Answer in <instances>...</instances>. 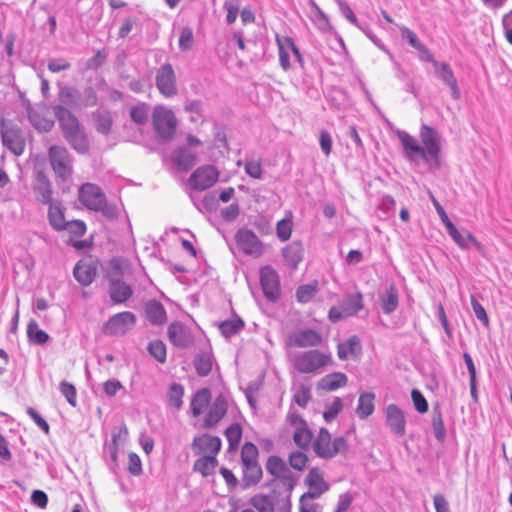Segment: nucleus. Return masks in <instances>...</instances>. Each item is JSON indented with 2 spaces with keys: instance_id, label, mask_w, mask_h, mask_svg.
I'll list each match as a JSON object with an SVG mask.
<instances>
[{
  "instance_id": "nucleus-1",
  "label": "nucleus",
  "mask_w": 512,
  "mask_h": 512,
  "mask_svg": "<svg viewBox=\"0 0 512 512\" xmlns=\"http://www.w3.org/2000/svg\"><path fill=\"white\" fill-rule=\"evenodd\" d=\"M406 158L415 163L420 162L428 164L430 167L440 165L441 154V136L432 127L423 124L420 128V139L422 146L416 139L407 132L398 133Z\"/></svg>"
},
{
  "instance_id": "nucleus-2",
  "label": "nucleus",
  "mask_w": 512,
  "mask_h": 512,
  "mask_svg": "<svg viewBox=\"0 0 512 512\" xmlns=\"http://www.w3.org/2000/svg\"><path fill=\"white\" fill-rule=\"evenodd\" d=\"M295 370L301 374L319 375L332 364L330 353L318 349L299 351L291 356Z\"/></svg>"
},
{
  "instance_id": "nucleus-3",
  "label": "nucleus",
  "mask_w": 512,
  "mask_h": 512,
  "mask_svg": "<svg viewBox=\"0 0 512 512\" xmlns=\"http://www.w3.org/2000/svg\"><path fill=\"white\" fill-rule=\"evenodd\" d=\"M80 202L89 210L101 212L107 218H115L118 214L115 205L108 204L102 189L93 183H85L79 188Z\"/></svg>"
},
{
  "instance_id": "nucleus-4",
  "label": "nucleus",
  "mask_w": 512,
  "mask_h": 512,
  "mask_svg": "<svg viewBox=\"0 0 512 512\" xmlns=\"http://www.w3.org/2000/svg\"><path fill=\"white\" fill-rule=\"evenodd\" d=\"M266 470L275 478H281L283 484L286 486L285 495L281 497L278 503V512H291L290 493L293 488L291 479L286 477L289 472L286 463L279 456H270L266 463Z\"/></svg>"
},
{
  "instance_id": "nucleus-5",
  "label": "nucleus",
  "mask_w": 512,
  "mask_h": 512,
  "mask_svg": "<svg viewBox=\"0 0 512 512\" xmlns=\"http://www.w3.org/2000/svg\"><path fill=\"white\" fill-rule=\"evenodd\" d=\"M348 448L347 440L339 436L331 440V435L326 428H321L316 440L313 443V449L317 456L324 459H331L338 453L346 451Z\"/></svg>"
},
{
  "instance_id": "nucleus-6",
  "label": "nucleus",
  "mask_w": 512,
  "mask_h": 512,
  "mask_svg": "<svg viewBox=\"0 0 512 512\" xmlns=\"http://www.w3.org/2000/svg\"><path fill=\"white\" fill-rule=\"evenodd\" d=\"M50 165L56 177L68 180L73 173V157L65 147L53 145L48 152Z\"/></svg>"
},
{
  "instance_id": "nucleus-7",
  "label": "nucleus",
  "mask_w": 512,
  "mask_h": 512,
  "mask_svg": "<svg viewBox=\"0 0 512 512\" xmlns=\"http://www.w3.org/2000/svg\"><path fill=\"white\" fill-rule=\"evenodd\" d=\"M174 113L163 106H158L153 112V126L157 135L164 141L171 140L176 130Z\"/></svg>"
},
{
  "instance_id": "nucleus-8",
  "label": "nucleus",
  "mask_w": 512,
  "mask_h": 512,
  "mask_svg": "<svg viewBox=\"0 0 512 512\" xmlns=\"http://www.w3.org/2000/svg\"><path fill=\"white\" fill-rule=\"evenodd\" d=\"M239 250L245 255L259 258L264 253V246L259 237L250 229L240 228L235 234Z\"/></svg>"
},
{
  "instance_id": "nucleus-9",
  "label": "nucleus",
  "mask_w": 512,
  "mask_h": 512,
  "mask_svg": "<svg viewBox=\"0 0 512 512\" xmlns=\"http://www.w3.org/2000/svg\"><path fill=\"white\" fill-rule=\"evenodd\" d=\"M155 84L164 97L171 98L177 95V80L171 64L165 63L156 70Z\"/></svg>"
},
{
  "instance_id": "nucleus-10",
  "label": "nucleus",
  "mask_w": 512,
  "mask_h": 512,
  "mask_svg": "<svg viewBox=\"0 0 512 512\" xmlns=\"http://www.w3.org/2000/svg\"><path fill=\"white\" fill-rule=\"evenodd\" d=\"M323 337L315 329L305 328L295 330L288 334L286 344L290 347L311 348L321 345Z\"/></svg>"
},
{
  "instance_id": "nucleus-11",
  "label": "nucleus",
  "mask_w": 512,
  "mask_h": 512,
  "mask_svg": "<svg viewBox=\"0 0 512 512\" xmlns=\"http://www.w3.org/2000/svg\"><path fill=\"white\" fill-rule=\"evenodd\" d=\"M136 323L135 315L130 311L117 313L103 325L106 335H124Z\"/></svg>"
},
{
  "instance_id": "nucleus-12",
  "label": "nucleus",
  "mask_w": 512,
  "mask_h": 512,
  "mask_svg": "<svg viewBox=\"0 0 512 512\" xmlns=\"http://www.w3.org/2000/svg\"><path fill=\"white\" fill-rule=\"evenodd\" d=\"M260 284L267 300L275 302L280 298L279 276L271 266H264L260 269Z\"/></svg>"
},
{
  "instance_id": "nucleus-13",
  "label": "nucleus",
  "mask_w": 512,
  "mask_h": 512,
  "mask_svg": "<svg viewBox=\"0 0 512 512\" xmlns=\"http://www.w3.org/2000/svg\"><path fill=\"white\" fill-rule=\"evenodd\" d=\"M219 173L212 165L197 168L190 176V185L196 190H206L218 180Z\"/></svg>"
},
{
  "instance_id": "nucleus-14",
  "label": "nucleus",
  "mask_w": 512,
  "mask_h": 512,
  "mask_svg": "<svg viewBox=\"0 0 512 512\" xmlns=\"http://www.w3.org/2000/svg\"><path fill=\"white\" fill-rule=\"evenodd\" d=\"M167 334L170 342L180 349H186L194 342L192 330L178 321L169 325Z\"/></svg>"
},
{
  "instance_id": "nucleus-15",
  "label": "nucleus",
  "mask_w": 512,
  "mask_h": 512,
  "mask_svg": "<svg viewBox=\"0 0 512 512\" xmlns=\"http://www.w3.org/2000/svg\"><path fill=\"white\" fill-rule=\"evenodd\" d=\"M385 422L390 431L397 437H403L406 434L405 415L398 405H387L385 409Z\"/></svg>"
},
{
  "instance_id": "nucleus-16",
  "label": "nucleus",
  "mask_w": 512,
  "mask_h": 512,
  "mask_svg": "<svg viewBox=\"0 0 512 512\" xmlns=\"http://www.w3.org/2000/svg\"><path fill=\"white\" fill-rule=\"evenodd\" d=\"M434 74L445 86L450 89L454 100L461 98V90L451 66L446 62L435 63Z\"/></svg>"
},
{
  "instance_id": "nucleus-17",
  "label": "nucleus",
  "mask_w": 512,
  "mask_h": 512,
  "mask_svg": "<svg viewBox=\"0 0 512 512\" xmlns=\"http://www.w3.org/2000/svg\"><path fill=\"white\" fill-rule=\"evenodd\" d=\"M97 269V260L92 258H84L76 263L73 269V275L82 286H88L95 279Z\"/></svg>"
},
{
  "instance_id": "nucleus-18",
  "label": "nucleus",
  "mask_w": 512,
  "mask_h": 512,
  "mask_svg": "<svg viewBox=\"0 0 512 512\" xmlns=\"http://www.w3.org/2000/svg\"><path fill=\"white\" fill-rule=\"evenodd\" d=\"M277 45L279 50V62L284 71H288L291 67L290 53H293L298 62H302V55L290 37L279 38L277 37Z\"/></svg>"
},
{
  "instance_id": "nucleus-19",
  "label": "nucleus",
  "mask_w": 512,
  "mask_h": 512,
  "mask_svg": "<svg viewBox=\"0 0 512 512\" xmlns=\"http://www.w3.org/2000/svg\"><path fill=\"white\" fill-rule=\"evenodd\" d=\"M1 137L3 145L9 149L14 155L20 156L25 149V140L17 128L5 127L2 122Z\"/></svg>"
},
{
  "instance_id": "nucleus-20",
  "label": "nucleus",
  "mask_w": 512,
  "mask_h": 512,
  "mask_svg": "<svg viewBox=\"0 0 512 512\" xmlns=\"http://www.w3.org/2000/svg\"><path fill=\"white\" fill-rule=\"evenodd\" d=\"M52 109L64 137L82 127L78 118L66 107L54 105Z\"/></svg>"
},
{
  "instance_id": "nucleus-21",
  "label": "nucleus",
  "mask_w": 512,
  "mask_h": 512,
  "mask_svg": "<svg viewBox=\"0 0 512 512\" xmlns=\"http://www.w3.org/2000/svg\"><path fill=\"white\" fill-rule=\"evenodd\" d=\"M192 449L198 455L207 454L216 457L221 449V439L209 434H203L194 438Z\"/></svg>"
},
{
  "instance_id": "nucleus-22",
  "label": "nucleus",
  "mask_w": 512,
  "mask_h": 512,
  "mask_svg": "<svg viewBox=\"0 0 512 512\" xmlns=\"http://www.w3.org/2000/svg\"><path fill=\"white\" fill-rule=\"evenodd\" d=\"M227 409H228L227 398L222 394L217 396L205 416L204 427L212 428V427L216 426L222 420V418L226 415Z\"/></svg>"
},
{
  "instance_id": "nucleus-23",
  "label": "nucleus",
  "mask_w": 512,
  "mask_h": 512,
  "mask_svg": "<svg viewBox=\"0 0 512 512\" xmlns=\"http://www.w3.org/2000/svg\"><path fill=\"white\" fill-rule=\"evenodd\" d=\"M446 230L449 236L461 249H469L470 246H473L479 252L483 250L482 244L472 233L468 232L466 235H463L453 223H449Z\"/></svg>"
},
{
  "instance_id": "nucleus-24",
  "label": "nucleus",
  "mask_w": 512,
  "mask_h": 512,
  "mask_svg": "<svg viewBox=\"0 0 512 512\" xmlns=\"http://www.w3.org/2000/svg\"><path fill=\"white\" fill-rule=\"evenodd\" d=\"M305 481L310 489L307 493L312 497L319 498L330 488V485L324 480L322 473L317 468L309 471Z\"/></svg>"
},
{
  "instance_id": "nucleus-25",
  "label": "nucleus",
  "mask_w": 512,
  "mask_h": 512,
  "mask_svg": "<svg viewBox=\"0 0 512 512\" xmlns=\"http://www.w3.org/2000/svg\"><path fill=\"white\" fill-rule=\"evenodd\" d=\"M59 105L68 108H80L82 103L81 92L72 86L59 84L58 92Z\"/></svg>"
},
{
  "instance_id": "nucleus-26",
  "label": "nucleus",
  "mask_w": 512,
  "mask_h": 512,
  "mask_svg": "<svg viewBox=\"0 0 512 512\" xmlns=\"http://www.w3.org/2000/svg\"><path fill=\"white\" fill-rule=\"evenodd\" d=\"M108 292L116 304L126 302L133 294L131 286L120 279H110Z\"/></svg>"
},
{
  "instance_id": "nucleus-27",
  "label": "nucleus",
  "mask_w": 512,
  "mask_h": 512,
  "mask_svg": "<svg viewBox=\"0 0 512 512\" xmlns=\"http://www.w3.org/2000/svg\"><path fill=\"white\" fill-rule=\"evenodd\" d=\"M33 191L35 193V197L37 201L43 204H49L53 202L52 200V186L48 177L43 172H39L36 177L35 184L33 186Z\"/></svg>"
},
{
  "instance_id": "nucleus-28",
  "label": "nucleus",
  "mask_w": 512,
  "mask_h": 512,
  "mask_svg": "<svg viewBox=\"0 0 512 512\" xmlns=\"http://www.w3.org/2000/svg\"><path fill=\"white\" fill-rule=\"evenodd\" d=\"M348 377L342 372H333L323 376L317 383V388L326 392H332L346 386Z\"/></svg>"
},
{
  "instance_id": "nucleus-29",
  "label": "nucleus",
  "mask_w": 512,
  "mask_h": 512,
  "mask_svg": "<svg viewBox=\"0 0 512 512\" xmlns=\"http://www.w3.org/2000/svg\"><path fill=\"white\" fill-rule=\"evenodd\" d=\"M304 248L301 242L293 241L282 249V256L287 266L296 269L303 259Z\"/></svg>"
},
{
  "instance_id": "nucleus-30",
  "label": "nucleus",
  "mask_w": 512,
  "mask_h": 512,
  "mask_svg": "<svg viewBox=\"0 0 512 512\" xmlns=\"http://www.w3.org/2000/svg\"><path fill=\"white\" fill-rule=\"evenodd\" d=\"M48 220L51 227L56 231H64L67 226V220L65 219V208L59 201H53L48 204Z\"/></svg>"
},
{
  "instance_id": "nucleus-31",
  "label": "nucleus",
  "mask_w": 512,
  "mask_h": 512,
  "mask_svg": "<svg viewBox=\"0 0 512 512\" xmlns=\"http://www.w3.org/2000/svg\"><path fill=\"white\" fill-rule=\"evenodd\" d=\"M146 319L152 325H162L167 321V313L164 306L157 300H150L144 307Z\"/></svg>"
},
{
  "instance_id": "nucleus-32",
  "label": "nucleus",
  "mask_w": 512,
  "mask_h": 512,
  "mask_svg": "<svg viewBox=\"0 0 512 512\" xmlns=\"http://www.w3.org/2000/svg\"><path fill=\"white\" fill-rule=\"evenodd\" d=\"M309 4L311 7L309 18L316 26V28L323 33L332 32L333 27L330 23L328 16L323 12V10L317 5V3L314 0H310Z\"/></svg>"
},
{
  "instance_id": "nucleus-33",
  "label": "nucleus",
  "mask_w": 512,
  "mask_h": 512,
  "mask_svg": "<svg viewBox=\"0 0 512 512\" xmlns=\"http://www.w3.org/2000/svg\"><path fill=\"white\" fill-rule=\"evenodd\" d=\"M174 164L183 171L190 170L196 163V154L188 147L182 146L173 152Z\"/></svg>"
},
{
  "instance_id": "nucleus-34",
  "label": "nucleus",
  "mask_w": 512,
  "mask_h": 512,
  "mask_svg": "<svg viewBox=\"0 0 512 512\" xmlns=\"http://www.w3.org/2000/svg\"><path fill=\"white\" fill-rule=\"evenodd\" d=\"M211 401V393L209 389L202 388L197 390L190 402V410L194 417H198L207 409Z\"/></svg>"
},
{
  "instance_id": "nucleus-35",
  "label": "nucleus",
  "mask_w": 512,
  "mask_h": 512,
  "mask_svg": "<svg viewBox=\"0 0 512 512\" xmlns=\"http://www.w3.org/2000/svg\"><path fill=\"white\" fill-rule=\"evenodd\" d=\"M69 145L78 153L85 154L89 150V141L85 133L84 127H80L76 131L69 133L64 137Z\"/></svg>"
},
{
  "instance_id": "nucleus-36",
  "label": "nucleus",
  "mask_w": 512,
  "mask_h": 512,
  "mask_svg": "<svg viewBox=\"0 0 512 512\" xmlns=\"http://www.w3.org/2000/svg\"><path fill=\"white\" fill-rule=\"evenodd\" d=\"M69 145L78 153L85 154L89 150V141L85 133L84 127H80L76 131L69 133L64 137Z\"/></svg>"
},
{
  "instance_id": "nucleus-37",
  "label": "nucleus",
  "mask_w": 512,
  "mask_h": 512,
  "mask_svg": "<svg viewBox=\"0 0 512 512\" xmlns=\"http://www.w3.org/2000/svg\"><path fill=\"white\" fill-rule=\"evenodd\" d=\"M375 394L373 392H362L359 395L356 414L360 419H366L375 410Z\"/></svg>"
},
{
  "instance_id": "nucleus-38",
  "label": "nucleus",
  "mask_w": 512,
  "mask_h": 512,
  "mask_svg": "<svg viewBox=\"0 0 512 512\" xmlns=\"http://www.w3.org/2000/svg\"><path fill=\"white\" fill-rule=\"evenodd\" d=\"M280 500H277L274 503V500L271 496L264 494H256L252 496L249 500V504L257 511V512H278V503Z\"/></svg>"
},
{
  "instance_id": "nucleus-39",
  "label": "nucleus",
  "mask_w": 512,
  "mask_h": 512,
  "mask_svg": "<svg viewBox=\"0 0 512 512\" xmlns=\"http://www.w3.org/2000/svg\"><path fill=\"white\" fill-rule=\"evenodd\" d=\"M360 350V339L357 336H351L346 341L338 344L337 354L341 360H346L359 353Z\"/></svg>"
},
{
  "instance_id": "nucleus-40",
  "label": "nucleus",
  "mask_w": 512,
  "mask_h": 512,
  "mask_svg": "<svg viewBox=\"0 0 512 512\" xmlns=\"http://www.w3.org/2000/svg\"><path fill=\"white\" fill-rule=\"evenodd\" d=\"M262 477V468L260 464L250 463L243 466V483L245 487L253 486L259 483Z\"/></svg>"
},
{
  "instance_id": "nucleus-41",
  "label": "nucleus",
  "mask_w": 512,
  "mask_h": 512,
  "mask_svg": "<svg viewBox=\"0 0 512 512\" xmlns=\"http://www.w3.org/2000/svg\"><path fill=\"white\" fill-rule=\"evenodd\" d=\"M216 466V457L213 455H204L195 461L193 469L199 472L203 477H208L213 474Z\"/></svg>"
},
{
  "instance_id": "nucleus-42",
  "label": "nucleus",
  "mask_w": 512,
  "mask_h": 512,
  "mask_svg": "<svg viewBox=\"0 0 512 512\" xmlns=\"http://www.w3.org/2000/svg\"><path fill=\"white\" fill-rule=\"evenodd\" d=\"M346 315L353 316L363 308V297L361 293L349 294L341 304Z\"/></svg>"
},
{
  "instance_id": "nucleus-43",
  "label": "nucleus",
  "mask_w": 512,
  "mask_h": 512,
  "mask_svg": "<svg viewBox=\"0 0 512 512\" xmlns=\"http://www.w3.org/2000/svg\"><path fill=\"white\" fill-rule=\"evenodd\" d=\"M244 328V322L241 318L235 317L220 323L219 329L226 338L239 333Z\"/></svg>"
},
{
  "instance_id": "nucleus-44",
  "label": "nucleus",
  "mask_w": 512,
  "mask_h": 512,
  "mask_svg": "<svg viewBox=\"0 0 512 512\" xmlns=\"http://www.w3.org/2000/svg\"><path fill=\"white\" fill-rule=\"evenodd\" d=\"M381 307L385 314H391L397 309L398 293L394 286L387 289L386 294L382 296Z\"/></svg>"
},
{
  "instance_id": "nucleus-45",
  "label": "nucleus",
  "mask_w": 512,
  "mask_h": 512,
  "mask_svg": "<svg viewBox=\"0 0 512 512\" xmlns=\"http://www.w3.org/2000/svg\"><path fill=\"white\" fill-rule=\"evenodd\" d=\"M432 429L435 438L442 442L446 436V429L444 426L441 409L439 407H434L432 412Z\"/></svg>"
},
{
  "instance_id": "nucleus-46",
  "label": "nucleus",
  "mask_w": 512,
  "mask_h": 512,
  "mask_svg": "<svg viewBox=\"0 0 512 512\" xmlns=\"http://www.w3.org/2000/svg\"><path fill=\"white\" fill-rule=\"evenodd\" d=\"M194 367L199 376H207L212 370V357L208 353L197 354L194 358Z\"/></svg>"
},
{
  "instance_id": "nucleus-47",
  "label": "nucleus",
  "mask_w": 512,
  "mask_h": 512,
  "mask_svg": "<svg viewBox=\"0 0 512 512\" xmlns=\"http://www.w3.org/2000/svg\"><path fill=\"white\" fill-rule=\"evenodd\" d=\"M27 336L31 342L38 345L45 344L49 339L48 334L44 330L40 329L37 322L34 320H31L28 323Z\"/></svg>"
},
{
  "instance_id": "nucleus-48",
  "label": "nucleus",
  "mask_w": 512,
  "mask_h": 512,
  "mask_svg": "<svg viewBox=\"0 0 512 512\" xmlns=\"http://www.w3.org/2000/svg\"><path fill=\"white\" fill-rule=\"evenodd\" d=\"M318 290L317 282L300 285L296 290V299L299 303L305 304L312 300Z\"/></svg>"
},
{
  "instance_id": "nucleus-49",
  "label": "nucleus",
  "mask_w": 512,
  "mask_h": 512,
  "mask_svg": "<svg viewBox=\"0 0 512 512\" xmlns=\"http://www.w3.org/2000/svg\"><path fill=\"white\" fill-rule=\"evenodd\" d=\"M313 434L308 429L307 425L303 427H297L295 429V432L293 434V440L294 443L302 449H306L309 447L311 441H312Z\"/></svg>"
},
{
  "instance_id": "nucleus-50",
  "label": "nucleus",
  "mask_w": 512,
  "mask_h": 512,
  "mask_svg": "<svg viewBox=\"0 0 512 512\" xmlns=\"http://www.w3.org/2000/svg\"><path fill=\"white\" fill-rule=\"evenodd\" d=\"M184 388L181 384L172 383L169 387V404L176 409L181 408L183 404Z\"/></svg>"
},
{
  "instance_id": "nucleus-51",
  "label": "nucleus",
  "mask_w": 512,
  "mask_h": 512,
  "mask_svg": "<svg viewBox=\"0 0 512 512\" xmlns=\"http://www.w3.org/2000/svg\"><path fill=\"white\" fill-rule=\"evenodd\" d=\"M149 113V106L145 103H141L131 108L130 117L137 124H145L148 121Z\"/></svg>"
},
{
  "instance_id": "nucleus-52",
  "label": "nucleus",
  "mask_w": 512,
  "mask_h": 512,
  "mask_svg": "<svg viewBox=\"0 0 512 512\" xmlns=\"http://www.w3.org/2000/svg\"><path fill=\"white\" fill-rule=\"evenodd\" d=\"M258 449L251 442H246L241 449L242 466L258 462Z\"/></svg>"
},
{
  "instance_id": "nucleus-53",
  "label": "nucleus",
  "mask_w": 512,
  "mask_h": 512,
  "mask_svg": "<svg viewBox=\"0 0 512 512\" xmlns=\"http://www.w3.org/2000/svg\"><path fill=\"white\" fill-rule=\"evenodd\" d=\"M343 409V402L340 397H335L333 401L326 405L323 412V418L327 423L332 422Z\"/></svg>"
},
{
  "instance_id": "nucleus-54",
  "label": "nucleus",
  "mask_w": 512,
  "mask_h": 512,
  "mask_svg": "<svg viewBox=\"0 0 512 512\" xmlns=\"http://www.w3.org/2000/svg\"><path fill=\"white\" fill-rule=\"evenodd\" d=\"M147 350L149 354L158 362L166 361V346L161 340H153L148 344Z\"/></svg>"
},
{
  "instance_id": "nucleus-55",
  "label": "nucleus",
  "mask_w": 512,
  "mask_h": 512,
  "mask_svg": "<svg viewBox=\"0 0 512 512\" xmlns=\"http://www.w3.org/2000/svg\"><path fill=\"white\" fill-rule=\"evenodd\" d=\"M193 44L194 35L192 28L189 26L183 27L178 41L179 49L183 52L190 51L193 47Z\"/></svg>"
},
{
  "instance_id": "nucleus-56",
  "label": "nucleus",
  "mask_w": 512,
  "mask_h": 512,
  "mask_svg": "<svg viewBox=\"0 0 512 512\" xmlns=\"http://www.w3.org/2000/svg\"><path fill=\"white\" fill-rule=\"evenodd\" d=\"M401 37L409 43L415 50H424L425 45L419 40L418 36L408 27L399 26Z\"/></svg>"
},
{
  "instance_id": "nucleus-57",
  "label": "nucleus",
  "mask_w": 512,
  "mask_h": 512,
  "mask_svg": "<svg viewBox=\"0 0 512 512\" xmlns=\"http://www.w3.org/2000/svg\"><path fill=\"white\" fill-rule=\"evenodd\" d=\"M292 233V219L287 217L281 219L276 225V234L281 241H287Z\"/></svg>"
},
{
  "instance_id": "nucleus-58",
  "label": "nucleus",
  "mask_w": 512,
  "mask_h": 512,
  "mask_svg": "<svg viewBox=\"0 0 512 512\" xmlns=\"http://www.w3.org/2000/svg\"><path fill=\"white\" fill-rule=\"evenodd\" d=\"M96 130L101 134H108L111 130L113 120L109 113H98L95 118Z\"/></svg>"
},
{
  "instance_id": "nucleus-59",
  "label": "nucleus",
  "mask_w": 512,
  "mask_h": 512,
  "mask_svg": "<svg viewBox=\"0 0 512 512\" xmlns=\"http://www.w3.org/2000/svg\"><path fill=\"white\" fill-rule=\"evenodd\" d=\"M61 394L66 398L67 402L75 407L77 404V392L73 384L62 381L59 385Z\"/></svg>"
},
{
  "instance_id": "nucleus-60",
  "label": "nucleus",
  "mask_w": 512,
  "mask_h": 512,
  "mask_svg": "<svg viewBox=\"0 0 512 512\" xmlns=\"http://www.w3.org/2000/svg\"><path fill=\"white\" fill-rule=\"evenodd\" d=\"M223 8L226 10V22L227 24H233L239 14L240 3L238 0H227L225 1Z\"/></svg>"
},
{
  "instance_id": "nucleus-61",
  "label": "nucleus",
  "mask_w": 512,
  "mask_h": 512,
  "mask_svg": "<svg viewBox=\"0 0 512 512\" xmlns=\"http://www.w3.org/2000/svg\"><path fill=\"white\" fill-rule=\"evenodd\" d=\"M225 436L229 442L230 448H234L241 440L242 429L238 424H232L226 429Z\"/></svg>"
},
{
  "instance_id": "nucleus-62",
  "label": "nucleus",
  "mask_w": 512,
  "mask_h": 512,
  "mask_svg": "<svg viewBox=\"0 0 512 512\" xmlns=\"http://www.w3.org/2000/svg\"><path fill=\"white\" fill-rule=\"evenodd\" d=\"M311 398V392L310 388L306 385H300L299 388L296 390L293 401L299 405L302 408H305L310 401Z\"/></svg>"
},
{
  "instance_id": "nucleus-63",
  "label": "nucleus",
  "mask_w": 512,
  "mask_h": 512,
  "mask_svg": "<svg viewBox=\"0 0 512 512\" xmlns=\"http://www.w3.org/2000/svg\"><path fill=\"white\" fill-rule=\"evenodd\" d=\"M308 458L305 453L296 451L289 455V464L295 470L301 471L305 468Z\"/></svg>"
},
{
  "instance_id": "nucleus-64",
  "label": "nucleus",
  "mask_w": 512,
  "mask_h": 512,
  "mask_svg": "<svg viewBox=\"0 0 512 512\" xmlns=\"http://www.w3.org/2000/svg\"><path fill=\"white\" fill-rule=\"evenodd\" d=\"M501 23L504 37L512 45V9L502 16Z\"/></svg>"
}]
</instances>
